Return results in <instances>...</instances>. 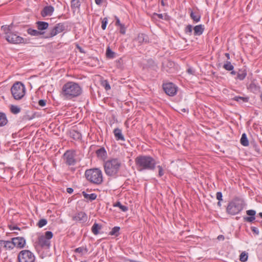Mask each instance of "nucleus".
<instances>
[{
	"mask_svg": "<svg viewBox=\"0 0 262 262\" xmlns=\"http://www.w3.org/2000/svg\"><path fill=\"white\" fill-rule=\"evenodd\" d=\"M135 164L138 171H152L156 167L155 159L148 155H139L135 159Z\"/></svg>",
	"mask_w": 262,
	"mask_h": 262,
	"instance_id": "1",
	"label": "nucleus"
},
{
	"mask_svg": "<svg viewBox=\"0 0 262 262\" xmlns=\"http://www.w3.org/2000/svg\"><path fill=\"white\" fill-rule=\"evenodd\" d=\"M121 165V162L118 158H110L103 164L104 172L108 177L116 178L118 176Z\"/></svg>",
	"mask_w": 262,
	"mask_h": 262,
	"instance_id": "2",
	"label": "nucleus"
},
{
	"mask_svg": "<svg viewBox=\"0 0 262 262\" xmlns=\"http://www.w3.org/2000/svg\"><path fill=\"white\" fill-rule=\"evenodd\" d=\"M82 93V89L78 83L69 81L66 83L62 88V94L68 99L78 97Z\"/></svg>",
	"mask_w": 262,
	"mask_h": 262,
	"instance_id": "3",
	"label": "nucleus"
},
{
	"mask_svg": "<svg viewBox=\"0 0 262 262\" xmlns=\"http://www.w3.org/2000/svg\"><path fill=\"white\" fill-rule=\"evenodd\" d=\"M244 206V201L238 197H235L228 203L226 212L231 215H236L243 210Z\"/></svg>",
	"mask_w": 262,
	"mask_h": 262,
	"instance_id": "4",
	"label": "nucleus"
},
{
	"mask_svg": "<svg viewBox=\"0 0 262 262\" xmlns=\"http://www.w3.org/2000/svg\"><path fill=\"white\" fill-rule=\"evenodd\" d=\"M84 176L86 179L91 184L100 185L103 182V174L99 168H91L85 170Z\"/></svg>",
	"mask_w": 262,
	"mask_h": 262,
	"instance_id": "5",
	"label": "nucleus"
},
{
	"mask_svg": "<svg viewBox=\"0 0 262 262\" xmlns=\"http://www.w3.org/2000/svg\"><path fill=\"white\" fill-rule=\"evenodd\" d=\"M1 30L4 31L5 35V38L6 40L10 43L18 44L26 42L25 39L18 35L16 33L11 31V26H2L1 27Z\"/></svg>",
	"mask_w": 262,
	"mask_h": 262,
	"instance_id": "6",
	"label": "nucleus"
},
{
	"mask_svg": "<svg viewBox=\"0 0 262 262\" xmlns=\"http://www.w3.org/2000/svg\"><path fill=\"white\" fill-rule=\"evenodd\" d=\"M11 92L15 100H20L25 94V86L21 82L17 81L11 87Z\"/></svg>",
	"mask_w": 262,
	"mask_h": 262,
	"instance_id": "7",
	"label": "nucleus"
},
{
	"mask_svg": "<svg viewBox=\"0 0 262 262\" xmlns=\"http://www.w3.org/2000/svg\"><path fill=\"white\" fill-rule=\"evenodd\" d=\"M35 259L33 253L28 250L21 251L18 255V262H34Z\"/></svg>",
	"mask_w": 262,
	"mask_h": 262,
	"instance_id": "8",
	"label": "nucleus"
},
{
	"mask_svg": "<svg viewBox=\"0 0 262 262\" xmlns=\"http://www.w3.org/2000/svg\"><path fill=\"white\" fill-rule=\"evenodd\" d=\"M163 89L165 93L169 96H174L177 94L178 87L172 82L163 83Z\"/></svg>",
	"mask_w": 262,
	"mask_h": 262,
	"instance_id": "9",
	"label": "nucleus"
},
{
	"mask_svg": "<svg viewBox=\"0 0 262 262\" xmlns=\"http://www.w3.org/2000/svg\"><path fill=\"white\" fill-rule=\"evenodd\" d=\"M75 151L74 150H67L63 154L65 163L69 166L74 165L76 162L75 158Z\"/></svg>",
	"mask_w": 262,
	"mask_h": 262,
	"instance_id": "10",
	"label": "nucleus"
},
{
	"mask_svg": "<svg viewBox=\"0 0 262 262\" xmlns=\"http://www.w3.org/2000/svg\"><path fill=\"white\" fill-rule=\"evenodd\" d=\"M65 30V25L64 23H58L52 28L50 32L47 34L46 38H51L57 34L63 32Z\"/></svg>",
	"mask_w": 262,
	"mask_h": 262,
	"instance_id": "11",
	"label": "nucleus"
},
{
	"mask_svg": "<svg viewBox=\"0 0 262 262\" xmlns=\"http://www.w3.org/2000/svg\"><path fill=\"white\" fill-rule=\"evenodd\" d=\"M72 220L81 224L85 223L88 220L87 214L83 211L76 212L72 216Z\"/></svg>",
	"mask_w": 262,
	"mask_h": 262,
	"instance_id": "12",
	"label": "nucleus"
},
{
	"mask_svg": "<svg viewBox=\"0 0 262 262\" xmlns=\"http://www.w3.org/2000/svg\"><path fill=\"white\" fill-rule=\"evenodd\" d=\"M13 241L14 247L19 249L25 247L26 245V239L23 237H15L11 238Z\"/></svg>",
	"mask_w": 262,
	"mask_h": 262,
	"instance_id": "13",
	"label": "nucleus"
},
{
	"mask_svg": "<svg viewBox=\"0 0 262 262\" xmlns=\"http://www.w3.org/2000/svg\"><path fill=\"white\" fill-rule=\"evenodd\" d=\"M54 11V8L53 6L50 5L45 7L41 11V15L42 17L47 16H51L52 15Z\"/></svg>",
	"mask_w": 262,
	"mask_h": 262,
	"instance_id": "14",
	"label": "nucleus"
},
{
	"mask_svg": "<svg viewBox=\"0 0 262 262\" xmlns=\"http://www.w3.org/2000/svg\"><path fill=\"white\" fill-rule=\"evenodd\" d=\"M246 213L249 216L244 217V220L245 222L252 223L255 220L256 211L254 210H248L246 211Z\"/></svg>",
	"mask_w": 262,
	"mask_h": 262,
	"instance_id": "15",
	"label": "nucleus"
},
{
	"mask_svg": "<svg viewBox=\"0 0 262 262\" xmlns=\"http://www.w3.org/2000/svg\"><path fill=\"white\" fill-rule=\"evenodd\" d=\"M0 245L3 246L6 250H11L14 248L12 239L11 241L0 240Z\"/></svg>",
	"mask_w": 262,
	"mask_h": 262,
	"instance_id": "16",
	"label": "nucleus"
},
{
	"mask_svg": "<svg viewBox=\"0 0 262 262\" xmlns=\"http://www.w3.org/2000/svg\"><path fill=\"white\" fill-rule=\"evenodd\" d=\"M38 245L42 248H49L50 246V241L47 238H45L42 235L38 237Z\"/></svg>",
	"mask_w": 262,
	"mask_h": 262,
	"instance_id": "17",
	"label": "nucleus"
},
{
	"mask_svg": "<svg viewBox=\"0 0 262 262\" xmlns=\"http://www.w3.org/2000/svg\"><path fill=\"white\" fill-rule=\"evenodd\" d=\"M113 133L114 134L115 139L116 140L119 141H125V138L123 135L122 133V130L119 128H116L114 129Z\"/></svg>",
	"mask_w": 262,
	"mask_h": 262,
	"instance_id": "18",
	"label": "nucleus"
},
{
	"mask_svg": "<svg viewBox=\"0 0 262 262\" xmlns=\"http://www.w3.org/2000/svg\"><path fill=\"white\" fill-rule=\"evenodd\" d=\"M247 75V71L245 68L239 69L237 73V77L236 79L243 80Z\"/></svg>",
	"mask_w": 262,
	"mask_h": 262,
	"instance_id": "19",
	"label": "nucleus"
},
{
	"mask_svg": "<svg viewBox=\"0 0 262 262\" xmlns=\"http://www.w3.org/2000/svg\"><path fill=\"white\" fill-rule=\"evenodd\" d=\"M74 252L77 255L82 256L86 254L88 252V249L86 247L82 246L76 248L74 250Z\"/></svg>",
	"mask_w": 262,
	"mask_h": 262,
	"instance_id": "20",
	"label": "nucleus"
},
{
	"mask_svg": "<svg viewBox=\"0 0 262 262\" xmlns=\"http://www.w3.org/2000/svg\"><path fill=\"white\" fill-rule=\"evenodd\" d=\"M136 40H137L140 44L144 42L146 43L148 42V37L145 34L139 33L136 38Z\"/></svg>",
	"mask_w": 262,
	"mask_h": 262,
	"instance_id": "21",
	"label": "nucleus"
},
{
	"mask_svg": "<svg viewBox=\"0 0 262 262\" xmlns=\"http://www.w3.org/2000/svg\"><path fill=\"white\" fill-rule=\"evenodd\" d=\"M188 11L190 12V18L194 22L198 23L200 21L201 15L198 12H193L191 8H189Z\"/></svg>",
	"mask_w": 262,
	"mask_h": 262,
	"instance_id": "22",
	"label": "nucleus"
},
{
	"mask_svg": "<svg viewBox=\"0 0 262 262\" xmlns=\"http://www.w3.org/2000/svg\"><path fill=\"white\" fill-rule=\"evenodd\" d=\"M193 35L194 36H200L202 35L204 31V26L202 25H199L195 26L194 28Z\"/></svg>",
	"mask_w": 262,
	"mask_h": 262,
	"instance_id": "23",
	"label": "nucleus"
},
{
	"mask_svg": "<svg viewBox=\"0 0 262 262\" xmlns=\"http://www.w3.org/2000/svg\"><path fill=\"white\" fill-rule=\"evenodd\" d=\"M97 156L99 158H105L107 156V152L104 147H102L96 151Z\"/></svg>",
	"mask_w": 262,
	"mask_h": 262,
	"instance_id": "24",
	"label": "nucleus"
},
{
	"mask_svg": "<svg viewBox=\"0 0 262 262\" xmlns=\"http://www.w3.org/2000/svg\"><path fill=\"white\" fill-rule=\"evenodd\" d=\"M36 24L38 30L40 31L46 30L49 27V24L45 21H38Z\"/></svg>",
	"mask_w": 262,
	"mask_h": 262,
	"instance_id": "25",
	"label": "nucleus"
},
{
	"mask_svg": "<svg viewBox=\"0 0 262 262\" xmlns=\"http://www.w3.org/2000/svg\"><path fill=\"white\" fill-rule=\"evenodd\" d=\"M70 135L71 138L76 140L80 139L82 137L81 133L76 130L71 131Z\"/></svg>",
	"mask_w": 262,
	"mask_h": 262,
	"instance_id": "26",
	"label": "nucleus"
},
{
	"mask_svg": "<svg viewBox=\"0 0 262 262\" xmlns=\"http://www.w3.org/2000/svg\"><path fill=\"white\" fill-rule=\"evenodd\" d=\"M248 89L253 93H256L259 91L260 87L254 82H252L249 85Z\"/></svg>",
	"mask_w": 262,
	"mask_h": 262,
	"instance_id": "27",
	"label": "nucleus"
},
{
	"mask_svg": "<svg viewBox=\"0 0 262 262\" xmlns=\"http://www.w3.org/2000/svg\"><path fill=\"white\" fill-rule=\"evenodd\" d=\"M27 32L29 34L35 36H39L40 35H42L44 34V32H43L37 31L36 30L33 29L31 28H29L27 30Z\"/></svg>",
	"mask_w": 262,
	"mask_h": 262,
	"instance_id": "28",
	"label": "nucleus"
},
{
	"mask_svg": "<svg viewBox=\"0 0 262 262\" xmlns=\"http://www.w3.org/2000/svg\"><path fill=\"white\" fill-rule=\"evenodd\" d=\"M82 194L85 199H89L91 201L95 200L97 198V194L94 193L89 194L85 191H82Z\"/></svg>",
	"mask_w": 262,
	"mask_h": 262,
	"instance_id": "29",
	"label": "nucleus"
},
{
	"mask_svg": "<svg viewBox=\"0 0 262 262\" xmlns=\"http://www.w3.org/2000/svg\"><path fill=\"white\" fill-rule=\"evenodd\" d=\"M101 229V226L99 224L95 223L92 227V232L95 235H97L99 233V230Z\"/></svg>",
	"mask_w": 262,
	"mask_h": 262,
	"instance_id": "30",
	"label": "nucleus"
},
{
	"mask_svg": "<svg viewBox=\"0 0 262 262\" xmlns=\"http://www.w3.org/2000/svg\"><path fill=\"white\" fill-rule=\"evenodd\" d=\"M240 142L244 146H248L249 145V141L245 133L242 134Z\"/></svg>",
	"mask_w": 262,
	"mask_h": 262,
	"instance_id": "31",
	"label": "nucleus"
},
{
	"mask_svg": "<svg viewBox=\"0 0 262 262\" xmlns=\"http://www.w3.org/2000/svg\"><path fill=\"white\" fill-rule=\"evenodd\" d=\"M232 100L234 101H236L237 102H247L249 101V98L247 97H242V96H235Z\"/></svg>",
	"mask_w": 262,
	"mask_h": 262,
	"instance_id": "32",
	"label": "nucleus"
},
{
	"mask_svg": "<svg viewBox=\"0 0 262 262\" xmlns=\"http://www.w3.org/2000/svg\"><path fill=\"white\" fill-rule=\"evenodd\" d=\"M8 120L5 114L0 113V126H3L7 123Z\"/></svg>",
	"mask_w": 262,
	"mask_h": 262,
	"instance_id": "33",
	"label": "nucleus"
},
{
	"mask_svg": "<svg viewBox=\"0 0 262 262\" xmlns=\"http://www.w3.org/2000/svg\"><path fill=\"white\" fill-rule=\"evenodd\" d=\"M223 68L227 71H232L234 69V66L231 64L229 61H226L224 62L223 66Z\"/></svg>",
	"mask_w": 262,
	"mask_h": 262,
	"instance_id": "34",
	"label": "nucleus"
},
{
	"mask_svg": "<svg viewBox=\"0 0 262 262\" xmlns=\"http://www.w3.org/2000/svg\"><path fill=\"white\" fill-rule=\"evenodd\" d=\"M113 206L119 207L123 212H126L128 209L127 206L122 205L119 201H117L116 203H114Z\"/></svg>",
	"mask_w": 262,
	"mask_h": 262,
	"instance_id": "35",
	"label": "nucleus"
},
{
	"mask_svg": "<svg viewBox=\"0 0 262 262\" xmlns=\"http://www.w3.org/2000/svg\"><path fill=\"white\" fill-rule=\"evenodd\" d=\"M116 53L113 52L110 47L106 49V56L107 58H114L115 57Z\"/></svg>",
	"mask_w": 262,
	"mask_h": 262,
	"instance_id": "36",
	"label": "nucleus"
},
{
	"mask_svg": "<svg viewBox=\"0 0 262 262\" xmlns=\"http://www.w3.org/2000/svg\"><path fill=\"white\" fill-rule=\"evenodd\" d=\"M71 3L72 9L75 10L77 8H79L80 6V2L79 0H72Z\"/></svg>",
	"mask_w": 262,
	"mask_h": 262,
	"instance_id": "37",
	"label": "nucleus"
},
{
	"mask_svg": "<svg viewBox=\"0 0 262 262\" xmlns=\"http://www.w3.org/2000/svg\"><path fill=\"white\" fill-rule=\"evenodd\" d=\"M120 229V228L119 227L115 226L112 229V231L110 232L109 234L110 235H115L116 236H117L119 234Z\"/></svg>",
	"mask_w": 262,
	"mask_h": 262,
	"instance_id": "38",
	"label": "nucleus"
},
{
	"mask_svg": "<svg viewBox=\"0 0 262 262\" xmlns=\"http://www.w3.org/2000/svg\"><path fill=\"white\" fill-rule=\"evenodd\" d=\"M10 111L12 113L17 114L20 112V108L16 105H11Z\"/></svg>",
	"mask_w": 262,
	"mask_h": 262,
	"instance_id": "39",
	"label": "nucleus"
},
{
	"mask_svg": "<svg viewBox=\"0 0 262 262\" xmlns=\"http://www.w3.org/2000/svg\"><path fill=\"white\" fill-rule=\"evenodd\" d=\"M248 253L246 252H243L239 256V260L242 262H245L248 259Z\"/></svg>",
	"mask_w": 262,
	"mask_h": 262,
	"instance_id": "40",
	"label": "nucleus"
},
{
	"mask_svg": "<svg viewBox=\"0 0 262 262\" xmlns=\"http://www.w3.org/2000/svg\"><path fill=\"white\" fill-rule=\"evenodd\" d=\"M185 33L189 35L192 34V26L191 25H187L184 30Z\"/></svg>",
	"mask_w": 262,
	"mask_h": 262,
	"instance_id": "41",
	"label": "nucleus"
},
{
	"mask_svg": "<svg viewBox=\"0 0 262 262\" xmlns=\"http://www.w3.org/2000/svg\"><path fill=\"white\" fill-rule=\"evenodd\" d=\"M47 224V221L46 219H40L37 223V226L39 228H42Z\"/></svg>",
	"mask_w": 262,
	"mask_h": 262,
	"instance_id": "42",
	"label": "nucleus"
},
{
	"mask_svg": "<svg viewBox=\"0 0 262 262\" xmlns=\"http://www.w3.org/2000/svg\"><path fill=\"white\" fill-rule=\"evenodd\" d=\"M42 236H43L45 238H47L50 241V239L53 237V234L51 231H48L45 232L44 235Z\"/></svg>",
	"mask_w": 262,
	"mask_h": 262,
	"instance_id": "43",
	"label": "nucleus"
},
{
	"mask_svg": "<svg viewBox=\"0 0 262 262\" xmlns=\"http://www.w3.org/2000/svg\"><path fill=\"white\" fill-rule=\"evenodd\" d=\"M102 86L105 88V89L107 91L111 89V86L108 82L106 80H104L102 82Z\"/></svg>",
	"mask_w": 262,
	"mask_h": 262,
	"instance_id": "44",
	"label": "nucleus"
},
{
	"mask_svg": "<svg viewBox=\"0 0 262 262\" xmlns=\"http://www.w3.org/2000/svg\"><path fill=\"white\" fill-rule=\"evenodd\" d=\"M107 24V18L106 17H104L102 21V25H101V28L103 30H105Z\"/></svg>",
	"mask_w": 262,
	"mask_h": 262,
	"instance_id": "45",
	"label": "nucleus"
},
{
	"mask_svg": "<svg viewBox=\"0 0 262 262\" xmlns=\"http://www.w3.org/2000/svg\"><path fill=\"white\" fill-rule=\"evenodd\" d=\"M157 167L159 169L158 175L160 177H161L164 175L163 169L162 166H161V165H158L157 166Z\"/></svg>",
	"mask_w": 262,
	"mask_h": 262,
	"instance_id": "46",
	"label": "nucleus"
},
{
	"mask_svg": "<svg viewBox=\"0 0 262 262\" xmlns=\"http://www.w3.org/2000/svg\"><path fill=\"white\" fill-rule=\"evenodd\" d=\"M47 100L45 99H40L38 101V105L41 107L45 106Z\"/></svg>",
	"mask_w": 262,
	"mask_h": 262,
	"instance_id": "47",
	"label": "nucleus"
},
{
	"mask_svg": "<svg viewBox=\"0 0 262 262\" xmlns=\"http://www.w3.org/2000/svg\"><path fill=\"white\" fill-rule=\"evenodd\" d=\"M120 27V33L122 34H125L126 28L123 24L119 26Z\"/></svg>",
	"mask_w": 262,
	"mask_h": 262,
	"instance_id": "48",
	"label": "nucleus"
},
{
	"mask_svg": "<svg viewBox=\"0 0 262 262\" xmlns=\"http://www.w3.org/2000/svg\"><path fill=\"white\" fill-rule=\"evenodd\" d=\"M216 199L220 201H222L223 200V194L221 192H217L216 194Z\"/></svg>",
	"mask_w": 262,
	"mask_h": 262,
	"instance_id": "49",
	"label": "nucleus"
},
{
	"mask_svg": "<svg viewBox=\"0 0 262 262\" xmlns=\"http://www.w3.org/2000/svg\"><path fill=\"white\" fill-rule=\"evenodd\" d=\"M9 227V228L11 230H20V228L16 225H9L8 226Z\"/></svg>",
	"mask_w": 262,
	"mask_h": 262,
	"instance_id": "50",
	"label": "nucleus"
},
{
	"mask_svg": "<svg viewBox=\"0 0 262 262\" xmlns=\"http://www.w3.org/2000/svg\"><path fill=\"white\" fill-rule=\"evenodd\" d=\"M251 230L252 231V232L253 233H255L257 235H258L259 234V231L257 228H256L255 227H251Z\"/></svg>",
	"mask_w": 262,
	"mask_h": 262,
	"instance_id": "51",
	"label": "nucleus"
},
{
	"mask_svg": "<svg viewBox=\"0 0 262 262\" xmlns=\"http://www.w3.org/2000/svg\"><path fill=\"white\" fill-rule=\"evenodd\" d=\"M115 19H116V23L115 25L117 26H120V25H122L119 19V18L117 16H115Z\"/></svg>",
	"mask_w": 262,
	"mask_h": 262,
	"instance_id": "52",
	"label": "nucleus"
},
{
	"mask_svg": "<svg viewBox=\"0 0 262 262\" xmlns=\"http://www.w3.org/2000/svg\"><path fill=\"white\" fill-rule=\"evenodd\" d=\"M187 72L190 74H194V71L192 70V69L191 68H188L187 70Z\"/></svg>",
	"mask_w": 262,
	"mask_h": 262,
	"instance_id": "53",
	"label": "nucleus"
},
{
	"mask_svg": "<svg viewBox=\"0 0 262 262\" xmlns=\"http://www.w3.org/2000/svg\"><path fill=\"white\" fill-rule=\"evenodd\" d=\"M73 189L72 188H67V192L69 193H72L73 192Z\"/></svg>",
	"mask_w": 262,
	"mask_h": 262,
	"instance_id": "54",
	"label": "nucleus"
},
{
	"mask_svg": "<svg viewBox=\"0 0 262 262\" xmlns=\"http://www.w3.org/2000/svg\"><path fill=\"white\" fill-rule=\"evenodd\" d=\"M103 0H95V3L97 5H100L102 3Z\"/></svg>",
	"mask_w": 262,
	"mask_h": 262,
	"instance_id": "55",
	"label": "nucleus"
},
{
	"mask_svg": "<svg viewBox=\"0 0 262 262\" xmlns=\"http://www.w3.org/2000/svg\"><path fill=\"white\" fill-rule=\"evenodd\" d=\"M154 14L157 15L159 18H160V19L163 18V15L162 14L155 13Z\"/></svg>",
	"mask_w": 262,
	"mask_h": 262,
	"instance_id": "56",
	"label": "nucleus"
},
{
	"mask_svg": "<svg viewBox=\"0 0 262 262\" xmlns=\"http://www.w3.org/2000/svg\"><path fill=\"white\" fill-rule=\"evenodd\" d=\"M217 238L218 239H222V240H224V236L223 235H220L219 236H218L217 237Z\"/></svg>",
	"mask_w": 262,
	"mask_h": 262,
	"instance_id": "57",
	"label": "nucleus"
},
{
	"mask_svg": "<svg viewBox=\"0 0 262 262\" xmlns=\"http://www.w3.org/2000/svg\"><path fill=\"white\" fill-rule=\"evenodd\" d=\"M225 56L227 57V59H230V56L229 53H226L225 54Z\"/></svg>",
	"mask_w": 262,
	"mask_h": 262,
	"instance_id": "58",
	"label": "nucleus"
},
{
	"mask_svg": "<svg viewBox=\"0 0 262 262\" xmlns=\"http://www.w3.org/2000/svg\"><path fill=\"white\" fill-rule=\"evenodd\" d=\"M77 48L79 50V51L81 52V53H83L84 52L83 51V50L82 49L79 47L78 45H77Z\"/></svg>",
	"mask_w": 262,
	"mask_h": 262,
	"instance_id": "59",
	"label": "nucleus"
},
{
	"mask_svg": "<svg viewBox=\"0 0 262 262\" xmlns=\"http://www.w3.org/2000/svg\"><path fill=\"white\" fill-rule=\"evenodd\" d=\"M231 71V72L230 74L231 75H236L237 74V73L235 71H233V70L232 71Z\"/></svg>",
	"mask_w": 262,
	"mask_h": 262,
	"instance_id": "60",
	"label": "nucleus"
},
{
	"mask_svg": "<svg viewBox=\"0 0 262 262\" xmlns=\"http://www.w3.org/2000/svg\"><path fill=\"white\" fill-rule=\"evenodd\" d=\"M217 206H219V207H221L222 206L221 201H219V202H217Z\"/></svg>",
	"mask_w": 262,
	"mask_h": 262,
	"instance_id": "61",
	"label": "nucleus"
},
{
	"mask_svg": "<svg viewBox=\"0 0 262 262\" xmlns=\"http://www.w3.org/2000/svg\"><path fill=\"white\" fill-rule=\"evenodd\" d=\"M161 5L162 6H165V4L164 3V0H162V1H161Z\"/></svg>",
	"mask_w": 262,
	"mask_h": 262,
	"instance_id": "62",
	"label": "nucleus"
},
{
	"mask_svg": "<svg viewBox=\"0 0 262 262\" xmlns=\"http://www.w3.org/2000/svg\"><path fill=\"white\" fill-rule=\"evenodd\" d=\"M258 215H259V216L261 218H262V212H260V213H258Z\"/></svg>",
	"mask_w": 262,
	"mask_h": 262,
	"instance_id": "63",
	"label": "nucleus"
},
{
	"mask_svg": "<svg viewBox=\"0 0 262 262\" xmlns=\"http://www.w3.org/2000/svg\"><path fill=\"white\" fill-rule=\"evenodd\" d=\"M254 147H255V150H257V146L256 145V144H254Z\"/></svg>",
	"mask_w": 262,
	"mask_h": 262,
	"instance_id": "64",
	"label": "nucleus"
}]
</instances>
